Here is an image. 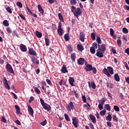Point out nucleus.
I'll list each match as a JSON object with an SVG mask.
<instances>
[{"label": "nucleus", "mask_w": 129, "mask_h": 129, "mask_svg": "<svg viewBox=\"0 0 129 129\" xmlns=\"http://www.w3.org/2000/svg\"><path fill=\"white\" fill-rule=\"evenodd\" d=\"M70 4L72 6H75L77 4L76 0H71Z\"/></svg>", "instance_id": "obj_40"}, {"label": "nucleus", "mask_w": 129, "mask_h": 129, "mask_svg": "<svg viewBox=\"0 0 129 129\" xmlns=\"http://www.w3.org/2000/svg\"><path fill=\"white\" fill-rule=\"evenodd\" d=\"M110 34L111 36H113V35H114V31L112 28L110 29Z\"/></svg>", "instance_id": "obj_56"}, {"label": "nucleus", "mask_w": 129, "mask_h": 129, "mask_svg": "<svg viewBox=\"0 0 129 129\" xmlns=\"http://www.w3.org/2000/svg\"><path fill=\"white\" fill-rule=\"evenodd\" d=\"M104 108L106 110H108V111H110L111 110V106L109 104H106L104 105Z\"/></svg>", "instance_id": "obj_26"}, {"label": "nucleus", "mask_w": 129, "mask_h": 129, "mask_svg": "<svg viewBox=\"0 0 129 129\" xmlns=\"http://www.w3.org/2000/svg\"><path fill=\"white\" fill-rule=\"evenodd\" d=\"M58 17L59 20L61 21V22H64V19H63V16H62V14L61 13L58 14Z\"/></svg>", "instance_id": "obj_34"}, {"label": "nucleus", "mask_w": 129, "mask_h": 129, "mask_svg": "<svg viewBox=\"0 0 129 129\" xmlns=\"http://www.w3.org/2000/svg\"><path fill=\"white\" fill-rule=\"evenodd\" d=\"M3 24L5 27H9V26H10V24L8 23V20H4Z\"/></svg>", "instance_id": "obj_37"}, {"label": "nucleus", "mask_w": 129, "mask_h": 129, "mask_svg": "<svg viewBox=\"0 0 129 129\" xmlns=\"http://www.w3.org/2000/svg\"><path fill=\"white\" fill-rule=\"evenodd\" d=\"M112 118V117H111V115H110V114H109L108 115H107L106 117V120H108V121H111Z\"/></svg>", "instance_id": "obj_36"}, {"label": "nucleus", "mask_w": 129, "mask_h": 129, "mask_svg": "<svg viewBox=\"0 0 129 129\" xmlns=\"http://www.w3.org/2000/svg\"><path fill=\"white\" fill-rule=\"evenodd\" d=\"M64 39L66 40V41H69V34H66L64 35Z\"/></svg>", "instance_id": "obj_44"}, {"label": "nucleus", "mask_w": 129, "mask_h": 129, "mask_svg": "<svg viewBox=\"0 0 129 129\" xmlns=\"http://www.w3.org/2000/svg\"><path fill=\"white\" fill-rule=\"evenodd\" d=\"M66 108L68 111H71V110H74V105L73 104V102H70L69 103V105H68V106L66 107Z\"/></svg>", "instance_id": "obj_9"}, {"label": "nucleus", "mask_w": 129, "mask_h": 129, "mask_svg": "<svg viewBox=\"0 0 129 129\" xmlns=\"http://www.w3.org/2000/svg\"><path fill=\"white\" fill-rule=\"evenodd\" d=\"M35 35L37 37V38H42V36H43V35L42 34V33L38 31H35Z\"/></svg>", "instance_id": "obj_30"}, {"label": "nucleus", "mask_w": 129, "mask_h": 129, "mask_svg": "<svg viewBox=\"0 0 129 129\" xmlns=\"http://www.w3.org/2000/svg\"><path fill=\"white\" fill-rule=\"evenodd\" d=\"M6 11H7V12L9 13V14H12L13 13V11H12L10 7H7L6 8Z\"/></svg>", "instance_id": "obj_52"}, {"label": "nucleus", "mask_w": 129, "mask_h": 129, "mask_svg": "<svg viewBox=\"0 0 129 129\" xmlns=\"http://www.w3.org/2000/svg\"><path fill=\"white\" fill-rule=\"evenodd\" d=\"M30 59L32 64H36V65H39V64H40V61L35 56H31Z\"/></svg>", "instance_id": "obj_8"}, {"label": "nucleus", "mask_w": 129, "mask_h": 129, "mask_svg": "<svg viewBox=\"0 0 129 129\" xmlns=\"http://www.w3.org/2000/svg\"><path fill=\"white\" fill-rule=\"evenodd\" d=\"M90 51L92 54L95 53V48L94 47H92V46L90 48Z\"/></svg>", "instance_id": "obj_42"}, {"label": "nucleus", "mask_w": 129, "mask_h": 129, "mask_svg": "<svg viewBox=\"0 0 129 129\" xmlns=\"http://www.w3.org/2000/svg\"><path fill=\"white\" fill-rule=\"evenodd\" d=\"M77 49L80 52H82V51L84 50V47H83V45L78 44L77 45Z\"/></svg>", "instance_id": "obj_20"}, {"label": "nucleus", "mask_w": 129, "mask_h": 129, "mask_svg": "<svg viewBox=\"0 0 129 129\" xmlns=\"http://www.w3.org/2000/svg\"><path fill=\"white\" fill-rule=\"evenodd\" d=\"M89 117L90 119L92 120V122L94 123H95L96 122V118H95V116H94L92 114L89 115Z\"/></svg>", "instance_id": "obj_22"}, {"label": "nucleus", "mask_w": 129, "mask_h": 129, "mask_svg": "<svg viewBox=\"0 0 129 129\" xmlns=\"http://www.w3.org/2000/svg\"><path fill=\"white\" fill-rule=\"evenodd\" d=\"M3 84L6 89H8V90H10L11 89V87H10L9 83L8 82V80L6 77L3 78Z\"/></svg>", "instance_id": "obj_5"}, {"label": "nucleus", "mask_w": 129, "mask_h": 129, "mask_svg": "<svg viewBox=\"0 0 129 129\" xmlns=\"http://www.w3.org/2000/svg\"><path fill=\"white\" fill-rule=\"evenodd\" d=\"M74 78L73 77H70L69 83L72 86H74Z\"/></svg>", "instance_id": "obj_24"}, {"label": "nucleus", "mask_w": 129, "mask_h": 129, "mask_svg": "<svg viewBox=\"0 0 129 129\" xmlns=\"http://www.w3.org/2000/svg\"><path fill=\"white\" fill-rule=\"evenodd\" d=\"M17 6H18L19 7V8H20V9H22V8H23V4L20 2H18L16 4Z\"/></svg>", "instance_id": "obj_48"}, {"label": "nucleus", "mask_w": 129, "mask_h": 129, "mask_svg": "<svg viewBox=\"0 0 129 129\" xmlns=\"http://www.w3.org/2000/svg\"><path fill=\"white\" fill-rule=\"evenodd\" d=\"M77 61L79 65H83L84 64V61H85V59H84V58L80 57L78 59Z\"/></svg>", "instance_id": "obj_14"}, {"label": "nucleus", "mask_w": 129, "mask_h": 129, "mask_svg": "<svg viewBox=\"0 0 129 129\" xmlns=\"http://www.w3.org/2000/svg\"><path fill=\"white\" fill-rule=\"evenodd\" d=\"M112 118H113V121H116V122H117V121H118V118H117L116 117V115H113V117H112Z\"/></svg>", "instance_id": "obj_47"}, {"label": "nucleus", "mask_w": 129, "mask_h": 129, "mask_svg": "<svg viewBox=\"0 0 129 129\" xmlns=\"http://www.w3.org/2000/svg\"><path fill=\"white\" fill-rule=\"evenodd\" d=\"M92 47L94 48V49H97V43H94Z\"/></svg>", "instance_id": "obj_61"}, {"label": "nucleus", "mask_w": 129, "mask_h": 129, "mask_svg": "<svg viewBox=\"0 0 129 129\" xmlns=\"http://www.w3.org/2000/svg\"><path fill=\"white\" fill-rule=\"evenodd\" d=\"M61 71L62 73H68V70H67V68H66V66H62Z\"/></svg>", "instance_id": "obj_21"}, {"label": "nucleus", "mask_w": 129, "mask_h": 129, "mask_svg": "<svg viewBox=\"0 0 129 129\" xmlns=\"http://www.w3.org/2000/svg\"><path fill=\"white\" fill-rule=\"evenodd\" d=\"M7 32L9 33V34H11L12 33V32H13V31H12V29L10 28V27H8L7 29Z\"/></svg>", "instance_id": "obj_54"}, {"label": "nucleus", "mask_w": 129, "mask_h": 129, "mask_svg": "<svg viewBox=\"0 0 129 129\" xmlns=\"http://www.w3.org/2000/svg\"><path fill=\"white\" fill-rule=\"evenodd\" d=\"M88 85L89 87L90 88L91 87V88H92V89H95V88H96V85H95V83H94V82H93L92 83H90V82H88Z\"/></svg>", "instance_id": "obj_15"}, {"label": "nucleus", "mask_w": 129, "mask_h": 129, "mask_svg": "<svg viewBox=\"0 0 129 129\" xmlns=\"http://www.w3.org/2000/svg\"><path fill=\"white\" fill-rule=\"evenodd\" d=\"M2 120L3 122H4V123H7V119H6V117H5V116L2 117Z\"/></svg>", "instance_id": "obj_62"}, {"label": "nucleus", "mask_w": 129, "mask_h": 129, "mask_svg": "<svg viewBox=\"0 0 129 129\" xmlns=\"http://www.w3.org/2000/svg\"><path fill=\"white\" fill-rule=\"evenodd\" d=\"M85 66L86 67H85L84 69L86 72H89L90 71H92V65L86 63Z\"/></svg>", "instance_id": "obj_6"}, {"label": "nucleus", "mask_w": 129, "mask_h": 129, "mask_svg": "<svg viewBox=\"0 0 129 129\" xmlns=\"http://www.w3.org/2000/svg\"><path fill=\"white\" fill-rule=\"evenodd\" d=\"M107 84V87L108 88H109L110 89H112V88H113V84L111 83H108V82H106Z\"/></svg>", "instance_id": "obj_31"}, {"label": "nucleus", "mask_w": 129, "mask_h": 129, "mask_svg": "<svg viewBox=\"0 0 129 129\" xmlns=\"http://www.w3.org/2000/svg\"><path fill=\"white\" fill-rule=\"evenodd\" d=\"M20 49L22 52H27V46L24 44H20Z\"/></svg>", "instance_id": "obj_13"}, {"label": "nucleus", "mask_w": 129, "mask_h": 129, "mask_svg": "<svg viewBox=\"0 0 129 129\" xmlns=\"http://www.w3.org/2000/svg\"><path fill=\"white\" fill-rule=\"evenodd\" d=\"M40 103L42 106L46 104V103H45V101L42 98L40 99Z\"/></svg>", "instance_id": "obj_50"}, {"label": "nucleus", "mask_w": 129, "mask_h": 129, "mask_svg": "<svg viewBox=\"0 0 129 129\" xmlns=\"http://www.w3.org/2000/svg\"><path fill=\"white\" fill-rule=\"evenodd\" d=\"M46 81L47 84H48L50 86L52 85V83L51 82V81L49 79H47L46 80Z\"/></svg>", "instance_id": "obj_58"}, {"label": "nucleus", "mask_w": 129, "mask_h": 129, "mask_svg": "<svg viewBox=\"0 0 129 129\" xmlns=\"http://www.w3.org/2000/svg\"><path fill=\"white\" fill-rule=\"evenodd\" d=\"M72 123L75 127H78V126H79V120H78V118H77L76 117H74L72 118Z\"/></svg>", "instance_id": "obj_4"}, {"label": "nucleus", "mask_w": 129, "mask_h": 129, "mask_svg": "<svg viewBox=\"0 0 129 129\" xmlns=\"http://www.w3.org/2000/svg\"><path fill=\"white\" fill-rule=\"evenodd\" d=\"M122 31L123 34H127L128 33V30L126 28H123Z\"/></svg>", "instance_id": "obj_38"}, {"label": "nucleus", "mask_w": 129, "mask_h": 129, "mask_svg": "<svg viewBox=\"0 0 129 129\" xmlns=\"http://www.w3.org/2000/svg\"><path fill=\"white\" fill-rule=\"evenodd\" d=\"M102 73L107 76V77H110L112 74H113V69L111 67H108L107 70L106 68H104L102 71ZM110 74L111 75H110Z\"/></svg>", "instance_id": "obj_2"}, {"label": "nucleus", "mask_w": 129, "mask_h": 129, "mask_svg": "<svg viewBox=\"0 0 129 129\" xmlns=\"http://www.w3.org/2000/svg\"><path fill=\"white\" fill-rule=\"evenodd\" d=\"M95 36H96L95 33H92L91 34V38L93 41H95Z\"/></svg>", "instance_id": "obj_35"}, {"label": "nucleus", "mask_w": 129, "mask_h": 129, "mask_svg": "<svg viewBox=\"0 0 129 129\" xmlns=\"http://www.w3.org/2000/svg\"><path fill=\"white\" fill-rule=\"evenodd\" d=\"M79 39L80 41H81V42H84L85 40V34H84V32H80V35H79Z\"/></svg>", "instance_id": "obj_10"}, {"label": "nucleus", "mask_w": 129, "mask_h": 129, "mask_svg": "<svg viewBox=\"0 0 129 129\" xmlns=\"http://www.w3.org/2000/svg\"><path fill=\"white\" fill-rule=\"evenodd\" d=\"M19 17L22 19V20H24V21H26V17L24 16V15L22 14H19Z\"/></svg>", "instance_id": "obj_57"}, {"label": "nucleus", "mask_w": 129, "mask_h": 129, "mask_svg": "<svg viewBox=\"0 0 129 129\" xmlns=\"http://www.w3.org/2000/svg\"><path fill=\"white\" fill-rule=\"evenodd\" d=\"M45 45L46 46H49L50 45V39L48 37H45Z\"/></svg>", "instance_id": "obj_32"}, {"label": "nucleus", "mask_w": 129, "mask_h": 129, "mask_svg": "<svg viewBox=\"0 0 129 129\" xmlns=\"http://www.w3.org/2000/svg\"><path fill=\"white\" fill-rule=\"evenodd\" d=\"M34 91L37 93V94H40L41 93V91L38 89L37 87L34 88Z\"/></svg>", "instance_id": "obj_41"}, {"label": "nucleus", "mask_w": 129, "mask_h": 129, "mask_svg": "<svg viewBox=\"0 0 129 129\" xmlns=\"http://www.w3.org/2000/svg\"><path fill=\"white\" fill-rule=\"evenodd\" d=\"M71 59L72 62H75V59H76V55L75 53H73L71 55Z\"/></svg>", "instance_id": "obj_25"}, {"label": "nucleus", "mask_w": 129, "mask_h": 129, "mask_svg": "<svg viewBox=\"0 0 129 129\" xmlns=\"http://www.w3.org/2000/svg\"><path fill=\"white\" fill-rule=\"evenodd\" d=\"M15 107L16 110V113H17V114H21V111L20 110V107H19V106L18 105H15Z\"/></svg>", "instance_id": "obj_28"}, {"label": "nucleus", "mask_w": 129, "mask_h": 129, "mask_svg": "<svg viewBox=\"0 0 129 129\" xmlns=\"http://www.w3.org/2000/svg\"><path fill=\"white\" fill-rule=\"evenodd\" d=\"M59 85L62 86V85H64L66 87H68V85L66 84V81L62 79L60 80L59 82L58 83Z\"/></svg>", "instance_id": "obj_17"}, {"label": "nucleus", "mask_w": 129, "mask_h": 129, "mask_svg": "<svg viewBox=\"0 0 129 129\" xmlns=\"http://www.w3.org/2000/svg\"><path fill=\"white\" fill-rule=\"evenodd\" d=\"M63 29H62V23L59 22L57 28V33L59 36H63Z\"/></svg>", "instance_id": "obj_3"}, {"label": "nucleus", "mask_w": 129, "mask_h": 129, "mask_svg": "<svg viewBox=\"0 0 129 129\" xmlns=\"http://www.w3.org/2000/svg\"><path fill=\"white\" fill-rule=\"evenodd\" d=\"M37 8H38L39 13H40V14H41V15H44V9H43V8H42V6H41V5H38L37 6Z\"/></svg>", "instance_id": "obj_19"}, {"label": "nucleus", "mask_w": 129, "mask_h": 129, "mask_svg": "<svg viewBox=\"0 0 129 129\" xmlns=\"http://www.w3.org/2000/svg\"><path fill=\"white\" fill-rule=\"evenodd\" d=\"M123 8L125 11H129V6H127V5H124Z\"/></svg>", "instance_id": "obj_64"}, {"label": "nucleus", "mask_w": 129, "mask_h": 129, "mask_svg": "<svg viewBox=\"0 0 129 129\" xmlns=\"http://www.w3.org/2000/svg\"><path fill=\"white\" fill-rule=\"evenodd\" d=\"M117 44L118 46L121 47V40H119V39H118L117 40Z\"/></svg>", "instance_id": "obj_53"}, {"label": "nucleus", "mask_w": 129, "mask_h": 129, "mask_svg": "<svg viewBox=\"0 0 129 129\" xmlns=\"http://www.w3.org/2000/svg\"><path fill=\"white\" fill-rule=\"evenodd\" d=\"M68 49L70 52H72V51H73V48H72V46H71V45L70 44L68 45Z\"/></svg>", "instance_id": "obj_49"}, {"label": "nucleus", "mask_w": 129, "mask_h": 129, "mask_svg": "<svg viewBox=\"0 0 129 129\" xmlns=\"http://www.w3.org/2000/svg\"><path fill=\"white\" fill-rule=\"evenodd\" d=\"M28 112L31 116H34V110L33 109V108L31 107L30 105L28 106Z\"/></svg>", "instance_id": "obj_12"}, {"label": "nucleus", "mask_w": 129, "mask_h": 129, "mask_svg": "<svg viewBox=\"0 0 129 129\" xmlns=\"http://www.w3.org/2000/svg\"><path fill=\"white\" fill-rule=\"evenodd\" d=\"M64 118L67 121H71V120L70 119V117L67 114V113H64Z\"/></svg>", "instance_id": "obj_33"}, {"label": "nucleus", "mask_w": 129, "mask_h": 129, "mask_svg": "<svg viewBox=\"0 0 129 129\" xmlns=\"http://www.w3.org/2000/svg\"><path fill=\"white\" fill-rule=\"evenodd\" d=\"M106 110H105V109H103L100 111V114L101 115H103V116L105 115L106 114Z\"/></svg>", "instance_id": "obj_39"}, {"label": "nucleus", "mask_w": 129, "mask_h": 129, "mask_svg": "<svg viewBox=\"0 0 129 129\" xmlns=\"http://www.w3.org/2000/svg\"><path fill=\"white\" fill-rule=\"evenodd\" d=\"M71 11L77 19H78L79 16H81V15H82V11H81L80 8H77L76 9L75 6H72L71 7Z\"/></svg>", "instance_id": "obj_1"}, {"label": "nucleus", "mask_w": 129, "mask_h": 129, "mask_svg": "<svg viewBox=\"0 0 129 129\" xmlns=\"http://www.w3.org/2000/svg\"><path fill=\"white\" fill-rule=\"evenodd\" d=\"M96 56L99 58H102L104 56L103 53L100 50H97Z\"/></svg>", "instance_id": "obj_16"}, {"label": "nucleus", "mask_w": 129, "mask_h": 129, "mask_svg": "<svg viewBox=\"0 0 129 129\" xmlns=\"http://www.w3.org/2000/svg\"><path fill=\"white\" fill-rule=\"evenodd\" d=\"M51 29L53 32H55L56 30H57V28H56V25L52 24L51 26Z\"/></svg>", "instance_id": "obj_46"}, {"label": "nucleus", "mask_w": 129, "mask_h": 129, "mask_svg": "<svg viewBox=\"0 0 129 129\" xmlns=\"http://www.w3.org/2000/svg\"><path fill=\"white\" fill-rule=\"evenodd\" d=\"M114 78L115 81H117V82L120 80V78H119V76H118V74H115L114 75Z\"/></svg>", "instance_id": "obj_27"}, {"label": "nucleus", "mask_w": 129, "mask_h": 129, "mask_svg": "<svg viewBox=\"0 0 129 129\" xmlns=\"http://www.w3.org/2000/svg\"><path fill=\"white\" fill-rule=\"evenodd\" d=\"M92 71H93V73H94V74H96V72H97V71H96V68L95 67H93V69H92Z\"/></svg>", "instance_id": "obj_63"}, {"label": "nucleus", "mask_w": 129, "mask_h": 129, "mask_svg": "<svg viewBox=\"0 0 129 129\" xmlns=\"http://www.w3.org/2000/svg\"><path fill=\"white\" fill-rule=\"evenodd\" d=\"M6 68L7 71L10 72V73H12V74H14L15 73L14 72V69H13V67H12V66H11V64H10L9 63L6 64Z\"/></svg>", "instance_id": "obj_7"}, {"label": "nucleus", "mask_w": 129, "mask_h": 129, "mask_svg": "<svg viewBox=\"0 0 129 129\" xmlns=\"http://www.w3.org/2000/svg\"><path fill=\"white\" fill-rule=\"evenodd\" d=\"M43 107L44 109H45V110H47V111H50V110L51 109V106L47 103L43 105Z\"/></svg>", "instance_id": "obj_18"}, {"label": "nucleus", "mask_w": 129, "mask_h": 129, "mask_svg": "<svg viewBox=\"0 0 129 129\" xmlns=\"http://www.w3.org/2000/svg\"><path fill=\"white\" fill-rule=\"evenodd\" d=\"M28 53L29 55H31V56H37V53L36 52V51L34 50L33 48H30L29 49Z\"/></svg>", "instance_id": "obj_11"}, {"label": "nucleus", "mask_w": 129, "mask_h": 129, "mask_svg": "<svg viewBox=\"0 0 129 129\" xmlns=\"http://www.w3.org/2000/svg\"><path fill=\"white\" fill-rule=\"evenodd\" d=\"M111 51L113 53V54H116V50H115L113 47L111 48Z\"/></svg>", "instance_id": "obj_59"}, {"label": "nucleus", "mask_w": 129, "mask_h": 129, "mask_svg": "<svg viewBox=\"0 0 129 129\" xmlns=\"http://www.w3.org/2000/svg\"><path fill=\"white\" fill-rule=\"evenodd\" d=\"M96 42L98 43V44H101V39H100V37L97 36L96 38Z\"/></svg>", "instance_id": "obj_43"}, {"label": "nucleus", "mask_w": 129, "mask_h": 129, "mask_svg": "<svg viewBox=\"0 0 129 129\" xmlns=\"http://www.w3.org/2000/svg\"><path fill=\"white\" fill-rule=\"evenodd\" d=\"M106 100V99L105 98H102L101 100H98V102L99 104H103L104 105Z\"/></svg>", "instance_id": "obj_23"}, {"label": "nucleus", "mask_w": 129, "mask_h": 129, "mask_svg": "<svg viewBox=\"0 0 129 129\" xmlns=\"http://www.w3.org/2000/svg\"><path fill=\"white\" fill-rule=\"evenodd\" d=\"M113 109L115 110V111H119V107H118L117 105H114Z\"/></svg>", "instance_id": "obj_45"}, {"label": "nucleus", "mask_w": 129, "mask_h": 129, "mask_svg": "<svg viewBox=\"0 0 129 129\" xmlns=\"http://www.w3.org/2000/svg\"><path fill=\"white\" fill-rule=\"evenodd\" d=\"M101 50L103 53H104L105 50H106V45L104 44H102L101 45Z\"/></svg>", "instance_id": "obj_29"}, {"label": "nucleus", "mask_w": 129, "mask_h": 129, "mask_svg": "<svg viewBox=\"0 0 129 129\" xmlns=\"http://www.w3.org/2000/svg\"><path fill=\"white\" fill-rule=\"evenodd\" d=\"M107 93L108 97H109L110 98V99L112 100L113 98H112V96H111V94H110V93L109 91H107Z\"/></svg>", "instance_id": "obj_60"}, {"label": "nucleus", "mask_w": 129, "mask_h": 129, "mask_svg": "<svg viewBox=\"0 0 129 129\" xmlns=\"http://www.w3.org/2000/svg\"><path fill=\"white\" fill-rule=\"evenodd\" d=\"M98 108L100 110H102V109L103 108V105L101 104H99Z\"/></svg>", "instance_id": "obj_55"}, {"label": "nucleus", "mask_w": 129, "mask_h": 129, "mask_svg": "<svg viewBox=\"0 0 129 129\" xmlns=\"http://www.w3.org/2000/svg\"><path fill=\"white\" fill-rule=\"evenodd\" d=\"M40 124L43 126L46 125V124H47V120L45 119L43 121L40 122Z\"/></svg>", "instance_id": "obj_51"}]
</instances>
